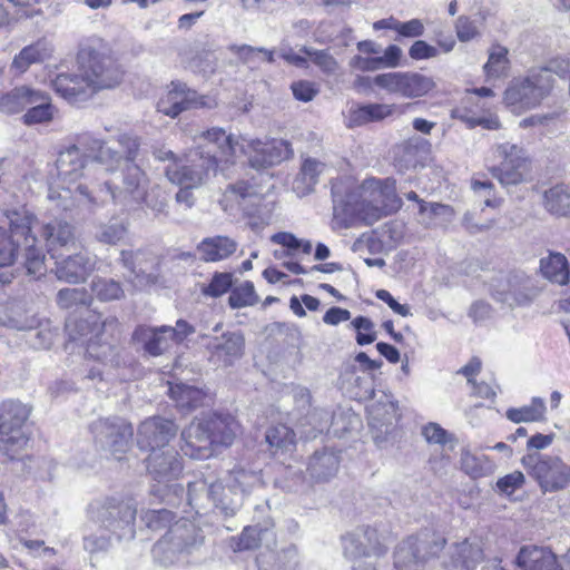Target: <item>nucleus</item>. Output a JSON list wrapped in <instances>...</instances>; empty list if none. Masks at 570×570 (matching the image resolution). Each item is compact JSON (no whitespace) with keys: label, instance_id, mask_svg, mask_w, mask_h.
<instances>
[{"label":"nucleus","instance_id":"17","mask_svg":"<svg viewBox=\"0 0 570 570\" xmlns=\"http://www.w3.org/2000/svg\"><path fill=\"white\" fill-rule=\"evenodd\" d=\"M343 552L352 570H377L374 560L386 554L376 529L364 525L342 538Z\"/></svg>","mask_w":570,"mask_h":570},{"label":"nucleus","instance_id":"28","mask_svg":"<svg viewBox=\"0 0 570 570\" xmlns=\"http://www.w3.org/2000/svg\"><path fill=\"white\" fill-rule=\"evenodd\" d=\"M55 259L57 278L70 284L86 281L97 265L96 255H91L87 252H79L75 255L69 254L67 256L62 254L61 257Z\"/></svg>","mask_w":570,"mask_h":570},{"label":"nucleus","instance_id":"34","mask_svg":"<svg viewBox=\"0 0 570 570\" xmlns=\"http://www.w3.org/2000/svg\"><path fill=\"white\" fill-rule=\"evenodd\" d=\"M515 562L522 570H562L550 549L537 546L521 548Z\"/></svg>","mask_w":570,"mask_h":570},{"label":"nucleus","instance_id":"42","mask_svg":"<svg viewBox=\"0 0 570 570\" xmlns=\"http://www.w3.org/2000/svg\"><path fill=\"white\" fill-rule=\"evenodd\" d=\"M509 50L507 47L494 43L489 49L488 61L483 66V71L488 79H499L505 77L510 69Z\"/></svg>","mask_w":570,"mask_h":570},{"label":"nucleus","instance_id":"31","mask_svg":"<svg viewBox=\"0 0 570 570\" xmlns=\"http://www.w3.org/2000/svg\"><path fill=\"white\" fill-rule=\"evenodd\" d=\"M238 249V242L227 235L203 238L196 246L199 258L206 263H218L232 257Z\"/></svg>","mask_w":570,"mask_h":570},{"label":"nucleus","instance_id":"26","mask_svg":"<svg viewBox=\"0 0 570 570\" xmlns=\"http://www.w3.org/2000/svg\"><path fill=\"white\" fill-rule=\"evenodd\" d=\"M209 414L193 421L181 432V452L194 460H204L213 455V439Z\"/></svg>","mask_w":570,"mask_h":570},{"label":"nucleus","instance_id":"25","mask_svg":"<svg viewBox=\"0 0 570 570\" xmlns=\"http://www.w3.org/2000/svg\"><path fill=\"white\" fill-rule=\"evenodd\" d=\"M177 431L178 428L171 420L160 416L146 419L138 428L137 445L149 453L173 448L170 441L175 439Z\"/></svg>","mask_w":570,"mask_h":570},{"label":"nucleus","instance_id":"7","mask_svg":"<svg viewBox=\"0 0 570 570\" xmlns=\"http://www.w3.org/2000/svg\"><path fill=\"white\" fill-rule=\"evenodd\" d=\"M91 518L100 529L83 538V549L94 554L107 552L112 539L129 541L135 538L136 507L130 501L106 498L90 505Z\"/></svg>","mask_w":570,"mask_h":570},{"label":"nucleus","instance_id":"21","mask_svg":"<svg viewBox=\"0 0 570 570\" xmlns=\"http://www.w3.org/2000/svg\"><path fill=\"white\" fill-rule=\"evenodd\" d=\"M235 150L237 147L248 156L250 167L262 169L277 165L293 156V149L287 140L242 138V142L234 141Z\"/></svg>","mask_w":570,"mask_h":570},{"label":"nucleus","instance_id":"19","mask_svg":"<svg viewBox=\"0 0 570 570\" xmlns=\"http://www.w3.org/2000/svg\"><path fill=\"white\" fill-rule=\"evenodd\" d=\"M96 446L120 461L130 448L134 429L121 417L99 419L90 426Z\"/></svg>","mask_w":570,"mask_h":570},{"label":"nucleus","instance_id":"24","mask_svg":"<svg viewBox=\"0 0 570 570\" xmlns=\"http://www.w3.org/2000/svg\"><path fill=\"white\" fill-rule=\"evenodd\" d=\"M445 544L435 556L444 570H474L484 560L483 544L479 538Z\"/></svg>","mask_w":570,"mask_h":570},{"label":"nucleus","instance_id":"8","mask_svg":"<svg viewBox=\"0 0 570 570\" xmlns=\"http://www.w3.org/2000/svg\"><path fill=\"white\" fill-rule=\"evenodd\" d=\"M9 232L0 228V268L11 265L20 248L24 250L27 274L38 278L46 272L45 254L37 246V238L31 234L36 217L26 207L6 212Z\"/></svg>","mask_w":570,"mask_h":570},{"label":"nucleus","instance_id":"50","mask_svg":"<svg viewBox=\"0 0 570 570\" xmlns=\"http://www.w3.org/2000/svg\"><path fill=\"white\" fill-rule=\"evenodd\" d=\"M265 440L272 449L288 450L294 445L295 433L288 426L279 424L266 431Z\"/></svg>","mask_w":570,"mask_h":570},{"label":"nucleus","instance_id":"44","mask_svg":"<svg viewBox=\"0 0 570 570\" xmlns=\"http://www.w3.org/2000/svg\"><path fill=\"white\" fill-rule=\"evenodd\" d=\"M547 407L544 400L539 396H534L530 404L521 407L508 409L505 416L509 421L517 424L522 422H539L544 419Z\"/></svg>","mask_w":570,"mask_h":570},{"label":"nucleus","instance_id":"5","mask_svg":"<svg viewBox=\"0 0 570 570\" xmlns=\"http://www.w3.org/2000/svg\"><path fill=\"white\" fill-rule=\"evenodd\" d=\"M95 144L97 151L94 158L86 156L76 145L60 151L56 161L58 179L62 183H76L81 178L92 181L91 175L100 167L114 174L122 165L136 164L140 146L137 137L120 135L117 138L118 149L105 141Z\"/></svg>","mask_w":570,"mask_h":570},{"label":"nucleus","instance_id":"14","mask_svg":"<svg viewBox=\"0 0 570 570\" xmlns=\"http://www.w3.org/2000/svg\"><path fill=\"white\" fill-rule=\"evenodd\" d=\"M445 539L425 530L401 541L394 551L396 570H417L430 562L444 548Z\"/></svg>","mask_w":570,"mask_h":570},{"label":"nucleus","instance_id":"45","mask_svg":"<svg viewBox=\"0 0 570 570\" xmlns=\"http://www.w3.org/2000/svg\"><path fill=\"white\" fill-rule=\"evenodd\" d=\"M129 232V224L124 220H110L97 226L95 238L102 244L117 245L121 243Z\"/></svg>","mask_w":570,"mask_h":570},{"label":"nucleus","instance_id":"62","mask_svg":"<svg viewBox=\"0 0 570 570\" xmlns=\"http://www.w3.org/2000/svg\"><path fill=\"white\" fill-rule=\"evenodd\" d=\"M424 23L417 18L411 19L409 21L399 20L395 41H401L403 38H420L424 35Z\"/></svg>","mask_w":570,"mask_h":570},{"label":"nucleus","instance_id":"23","mask_svg":"<svg viewBox=\"0 0 570 570\" xmlns=\"http://www.w3.org/2000/svg\"><path fill=\"white\" fill-rule=\"evenodd\" d=\"M145 462L147 471L154 481L159 485L164 484L165 488L173 489L176 495L183 494L184 488L180 484L174 483L169 485V483L179 478L183 471L181 460L175 448L149 453ZM160 491V487H154L151 490L155 495H159Z\"/></svg>","mask_w":570,"mask_h":570},{"label":"nucleus","instance_id":"35","mask_svg":"<svg viewBox=\"0 0 570 570\" xmlns=\"http://www.w3.org/2000/svg\"><path fill=\"white\" fill-rule=\"evenodd\" d=\"M394 106L385 104H353L346 115V127L355 128L370 122L380 121L391 116Z\"/></svg>","mask_w":570,"mask_h":570},{"label":"nucleus","instance_id":"58","mask_svg":"<svg viewBox=\"0 0 570 570\" xmlns=\"http://www.w3.org/2000/svg\"><path fill=\"white\" fill-rule=\"evenodd\" d=\"M303 51L309 59L320 67L324 72L333 73L337 68V62L334 57L327 50H317L311 47L304 46Z\"/></svg>","mask_w":570,"mask_h":570},{"label":"nucleus","instance_id":"18","mask_svg":"<svg viewBox=\"0 0 570 570\" xmlns=\"http://www.w3.org/2000/svg\"><path fill=\"white\" fill-rule=\"evenodd\" d=\"M490 289L495 301L509 307L530 305L540 292L535 279L520 271L501 273L493 278Z\"/></svg>","mask_w":570,"mask_h":570},{"label":"nucleus","instance_id":"43","mask_svg":"<svg viewBox=\"0 0 570 570\" xmlns=\"http://www.w3.org/2000/svg\"><path fill=\"white\" fill-rule=\"evenodd\" d=\"M213 445L228 446L233 443L237 432V423L229 415L209 414Z\"/></svg>","mask_w":570,"mask_h":570},{"label":"nucleus","instance_id":"48","mask_svg":"<svg viewBox=\"0 0 570 570\" xmlns=\"http://www.w3.org/2000/svg\"><path fill=\"white\" fill-rule=\"evenodd\" d=\"M258 302L254 284L245 281L240 285L230 288L228 304L232 308L253 306Z\"/></svg>","mask_w":570,"mask_h":570},{"label":"nucleus","instance_id":"49","mask_svg":"<svg viewBox=\"0 0 570 570\" xmlns=\"http://www.w3.org/2000/svg\"><path fill=\"white\" fill-rule=\"evenodd\" d=\"M91 291L100 301H115L124 296L121 284L111 278L97 277L92 279Z\"/></svg>","mask_w":570,"mask_h":570},{"label":"nucleus","instance_id":"29","mask_svg":"<svg viewBox=\"0 0 570 570\" xmlns=\"http://www.w3.org/2000/svg\"><path fill=\"white\" fill-rule=\"evenodd\" d=\"M120 263L128 271V279L137 288L155 283L156 276L151 272L154 266L153 254L147 249L121 250Z\"/></svg>","mask_w":570,"mask_h":570},{"label":"nucleus","instance_id":"16","mask_svg":"<svg viewBox=\"0 0 570 570\" xmlns=\"http://www.w3.org/2000/svg\"><path fill=\"white\" fill-rule=\"evenodd\" d=\"M355 383L360 386L364 383L367 385L363 393H355L356 397L362 399L371 396L375 399V401L367 406V420L375 443L381 444L386 440L387 435L394 431L401 417L397 402L393 400L391 394L386 393H382L380 397H376L371 382L366 379L356 376Z\"/></svg>","mask_w":570,"mask_h":570},{"label":"nucleus","instance_id":"46","mask_svg":"<svg viewBox=\"0 0 570 570\" xmlns=\"http://www.w3.org/2000/svg\"><path fill=\"white\" fill-rule=\"evenodd\" d=\"M271 240L275 244L282 245L287 250H275L274 256L278 259L289 256L294 250H302L303 254H311L312 243L306 239H299L294 234L287 232H278L272 235Z\"/></svg>","mask_w":570,"mask_h":570},{"label":"nucleus","instance_id":"63","mask_svg":"<svg viewBox=\"0 0 570 570\" xmlns=\"http://www.w3.org/2000/svg\"><path fill=\"white\" fill-rule=\"evenodd\" d=\"M30 332V342L35 348H48L53 343L55 333L48 325H39Z\"/></svg>","mask_w":570,"mask_h":570},{"label":"nucleus","instance_id":"51","mask_svg":"<svg viewBox=\"0 0 570 570\" xmlns=\"http://www.w3.org/2000/svg\"><path fill=\"white\" fill-rule=\"evenodd\" d=\"M91 303V295L85 288H62L57 294V304L61 308L88 306Z\"/></svg>","mask_w":570,"mask_h":570},{"label":"nucleus","instance_id":"36","mask_svg":"<svg viewBox=\"0 0 570 570\" xmlns=\"http://www.w3.org/2000/svg\"><path fill=\"white\" fill-rule=\"evenodd\" d=\"M340 462V456L334 451H316L308 461L307 472L313 480L326 482L336 475Z\"/></svg>","mask_w":570,"mask_h":570},{"label":"nucleus","instance_id":"12","mask_svg":"<svg viewBox=\"0 0 570 570\" xmlns=\"http://www.w3.org/2000/svg\"><path fill=\"white\" fill-rule=\"evenodd\" d=\"M553 83L549 70H531L525 77L510 82L504 91V102L515 114L535 108L549 96Z\"/></svg>","mask_w":570,"mask_h":570},{"label":"nucleus","instance_id":"59","mask_svg":"<svg viewBox=\"0 0 570 570\" xmlns=\"http://www.w3.org/2000/svg\"><path fill=\"white\" fill-rule=\"evenodd\" d=\"M174 519V513L168 509H154L146 511L141 520L146 527L151 530H160L166 528Z\"/></svg>","mask_w":570,"mask_h":570},{"label":"nucleus","instance_id":"20","mask_svg":"<svg viewBox=\"0 0 570 570\" xmlns=\"http://www.w3.org/2000/svg\"><path fill=\"white\" fill-rule=\"evenodd\" d=\"M494 157L499 164L491 168V173L502 185L513 186L525 180L530 166L523 148L510 142L499 144Z\"/></svg>","mask_w":570,"mask_h":570},{"label":"nucleus","instance_id":"22","mask_svg":"<svg viewBox=\"0 0 570 570\" xmlns=\"http://www.w3.org/2000/svg\"><path fill=\"white\" fill-rule=\"evenodd\" d=\"M373 82L379 88L404 98H421L435 87L432 77L413 71L381 73L374 77Z\"/></svg>","mask_w":570,"mask_h":570},{"label":"nucleus","instance_id":"30","mask_svg":"<svg viewBox=\"0 0 570 570\" xmlns=\"http://www.w3.org/2000/svg\"><path fill=\"white\" fill-rule=\"evenodd\" d=\"M202 336L209 338L206 347L212 356L225 365H232L243 355L245 338L240 332H223L222 335L214 337L208 334H202Z\"/></svg>","mask_w":570,"mask_h":570},{"label":"nucleus","instance_id":"15","mask_svg":"<svg viewBox=\"0 0 570 570\" xmlns=\"http://www.w3.org/2000/svg\"><path fill=\"white\" fill-rule=\"evenodd\" d=\"M521 463L543 493L558 492L570 484V465L558 455L528 453Z\"/></svg>","mask_w":570,"mask_h":570},{"label":"nucleus","instance_id":"13","mask_svg":"<svg viewBox=\"0 0 570 570\" xmlns=\"http://www.w3.org/2000/svg\"><path fill=\"white\" fill-rule=\"evenodd\" d=\"M30 407L17 400L0 403V453L16 459L28 443L23 425L30 415Z\"/></svg>","mask_w":570,"mask_h":570},{"label":"nucleus","instance_id":"11","mask_svg":"<svg viewBox=\"0 0 570 570\" xmlns=\"http://www.w3.org/2000/svg\"><path fill=\"white\" fill-rule=\"evenodd\" d=\"M117 325L116 320H106L101 324L95 322L92 326L88 321L80 320L68 321L66 330L71 341L86 344V354L89 358L99 361L105 366L118 367L120 365L118 346L102 338L105 328Z\"/></svg>","mask_w":570,"mask_h":570},{"label":"nucleus","instance_id":"57","mask_svg":"<svg viewBox=\"0 0 570 570\" xmlns=\"http://www.w3.org/2000/svg\"><path fill=\"white\" fill-rule=\"evenodd\" d=\"M455 35L461 42H469L481 37L479 23L468 16H460L454 23Z\"/></svg>","mask_w":570,"mask_h":570},{"label":"nucleus","instance_id":"27","mask_svg":"<svg viewBox=\"0 0 570 570\" xmlns=\"http://www.w3.org/2000/svg\"><path fill=\"white\" fill-rule=\"evenodd\" d=\"M199 106H204V101L195 90L189 89L181 81H171L167 94L159 99L157 109L159 112L175 118L183 111Z\"/></svg>","mask_w":570,"mask_h":570},{"label":"nucleus","instance_id":"37","mask_svg":"<svg viewBox=\"0 0 570 570\" xmlns=\"http://www.w3.org/2000/svg\"><path fill=\"white\" fill-rule=\"evenodd\" d=\"M167 326L157 328L138 326L134 332V338L144 344V350L151 356L161 355L174 344L166 331Z\"/></svg>","mask_w":570,"mask_h":570},{"label":"nucleus","instance_id":"41","mask_svg":"<svg viewBox=\"0 0 570 570\" xmlns=\"http://www.w3.org/2000/svg\"><path fill=\"white\" fill-rule=\"evenodd\" d=\"M544 208L557 216L570 215V186L557 184L544 191Z\"/></svg>","mask_w":570,"mask_h":570},{"label":"nucleus","instance_id":"6","mask_svg":"<svg viewBox=\"0 0 570 570\" xmlns=\"http://www.w3.org/2000/svg\"><path fill=\"white\" fill-rule=\"evenodd\" d=\"M261 484L259 471L237 465L228 474L227 488L219 482L208 483L204 479L188 482V505L199 514L212 503L225 515H234L243 505L244 498Z\"/></svg>","mask_w":570,"mask_h":570},{"label":"nucleus","instance_id":"4","mask_svg":"<svg viewBox=\"0 0 570 570\" xmlns=\"http://www.w3.org/2000/svg\"><path fill=\"white\" fill-rule=\"evenodd\" d=\"M235 145L232 135L213 128L197 137V146L165 168L167 179L180 187L197 188L215 173L220 164L233 163Z\"/></svg>","mask_w":570,"mask_h":570},{"label":"nucleus","instance_id":"32","mask_svg":"<svg viewBox=\"0 0 570 570\" xmlns=\"http://www.w3.org/2000/svg\"><path fill=\"white\" fill-rule=\"evenodd\" d=\"M168 392L180 411L189 412L213 403V396L208 391L185 383L170 384Z\"/></svg>","mask_w":570,"mask_h":570},{"label":"nucleus","instance_id":"9","mask_svg":"<svg viewBox=\"0 0 570 570\" xmlns=\"http://www.w3.org/2000/svg\"><path fill=\"white\" fill-rule=\"evenodd\" d=\"M203 542L202 530L193 521L180 519L171 524L168 532L154 546L153 556L165 567L188 563L189 557Z\"/></svg>","mask_w":570,"mask_h":570},{"label":"nucleus","instance_id":"1","mask_svg":"<svg viewBox=\"0 0 570 570\" xmlns=\"http://www.w3.org/2000/svg\"><path fill=\"white\" fill-rule=\"evenodd\" d=\"M120 176L104 180L95 188L92 181L86 183H62L58 179L56 190L50 189L49 198L57 200V206L62 210H71L75 206H88L89 209L96 210L112 203L116 206L129 208L134 205L141 204L147 195L149 179L146 173L137 165H122Z\"/></svg>","mask_w":570,"mask_h":570},{"label":"nucleus","instance_id":"53","mask_svg":"<svg viewBox=\"0 0 570 570\" xmlns=\"http://www.w3.org/2000/svg\"><path fill=\"white\" fill-rule=\"evenodd\" d=\"M488 463V459L483 454L476 455L469 450H463L461 453V466L463 471L474 479L485 473Z\"/></svg>","mask_w":570,"mask_h":570},{"label":"nucleus","instance_id":"56","mask_svg":"<svg viewBox=\"0 0 570 570\" xmlns=\"http://www.w3.org/2000/svg\"><path fill=\"white\" fill-rule=\"evenodd\" d=\"M267 533V529H263L259 525L245 527L240 535L237 538L236 549L252 550L259 547L263 537Z\"/></svg>","mask_w":570,"mask_h":570},{"label":"nucleus","instance_id":"10","mask_svg":"<svg viewBox=\"0 0 570 570\" xmlns=\"http://www.w3.org/2000/svg\"><path fill=\"white\" fill-rule=\"evenodd\" d=\"M219 204L224 212L242 210L253 230L267 226L274 212V203L267 202L257 193L254 185L245 180L228 184Z\"/></svg>","mask_w":570,"mask_h":570},{"label":"nucleus","instance_id":"52","mask_svg":"<svg viewBox=\"0 0 570 570\" xmlns=\"http://www.w3.org/2000/svg\"><path fill=\"white\" fill-rule=\"evenodd\" d=\"M233 286V275L228 272L214 273L210 282L202 288V293L209 297H220L222 295L230 292Z\"/></svg>","mask_w":570,"mask_h":570},{"label":"nucleus","instance_id":"54","mask_svg":"<svg viewBox=\"0 0 570 570\" xmlns=\"http://www.w3.org/2000/svg\"><path fill=\"white\" fill-rule=\"evenodd\" d=\"M335 413H331L325 409H313L306 412L304 424L311 425L312 430H314L317 433H323L335 423Z\"/></svg>","mask_w":570,"mask_h":570},{"label":"nucleus","instance_id":"2","mask_svg":"<svg viewBox=\"0 0 570 570\" xmlns=\"http://www.w3.org/2000/svg\"><path fill=\"white\" fill-rule=\"evenodd\" d=\"M77 63L80 75L59 73L52 80L53 90L70 104L87 101L97 91L115 88L124 77L109 45L100 38L80 43Z\"/></svg>","mask_w":570,"mask_h":570},{"label":"nucleus","instance_id":"60","mask_svg":"<svg viewBox=\"0 0 570 570\" xmlns=\"http://www.w3.org/2000/svg\"><path fill=\"white\" fill-rule=\"evenodd\" d=\"M39 325V320L35 314L28 315L19 304V312L12 314L11 320H6L4 326L18 331H32Z\"/></svg>","mask_w":570,"mask_h":570},{"label":"nucleus","instance_id":"47","mask_svg":"<svg viewBox=\"0 0 570 570\" xmlns=\"http://www.w3.org/2000/svg\"><path fill=\"white\" fill-rule=\"evenodd\" d=\"M325 164L312 158L306 157L301 166V171L297 178V184H304L303 194H308L313 190L314 186L318 183L320 175L324 171Z\"/></svg>","mask_w":570,"mask_h":570},{"label":"nucleus","instance_id":"40","mask_svg":"<svg viewBox=\"0 0 570 570\" xmlns=\"http://www.w3.org/2000/svg\"><path fill=\"white\" fill-rule=\"evenodd\" d=\"M36 89L28 86L14 87L0 96V112L14 115L24 110L29 105Z\"/></svg>","mask_w":570,"mask_h":570},{"label":"nucleus","instance_id":"38","mask_svg":"<svg viewBox=\"0 0 570 570\" xmlns=\"http://www.w3.org/2000/svg\"><path fill=\"white\" fill-rule=\"evenodd\" d=\"M540 271L544 278L558 285L570 282V265L567 257L557 252H550L540 259Z\"/></svg>","mask_w":570,"mask_h":570},{"label":"nucleus","instance_id":"61","mask_svg":"<svg viewBox=\"0 0 570 570\" xmlns=\"http://www.w3.org/2000/svg\"><path fill=\"white\" fill-rule=\"evenodd\" d=\"M41 60V51L37 46L24 47L13 59L12 67L23 72L28 67Z\"/></svg>","mask_w":570,"mask_h":570},{"label":"nucleus","instance_id":"3","mask_svg":"<svg viewBox=\"0 0 570 570\" xmlns=\"http://www.w3.org/2000/svg\"><path fill=\"white\" fill-rule=\"evenodd\" d=\"M332 198L336 217L361 216L367 224L396 212L402 205L395 191V183L389 178H370L361 185L352 180L335 181L332 185Z\"/></svg>","mask_w":570,"mask_h":570},{"label":"nucleus","instance_id":"33","mask_svg":"<svg viewBox=\"0 0 570 570\" xmlns=\"http://www.w3.org/2000/svg\"><path fill=\"white\" fill-rule=\"evenodd\" d=\"M72 226L66 222L53 220L42 227V236L46 239L48 252L52 258H59L62 253H57L58 248L69 252L76 248Z\"/></svg>","mask_w":570,"mask_h":570},{"label":"nucleus","instance_id":"39","mask_svg":"<svg viewBox=\"0 0 570 570\" xmlns=\"http://www.w3.org/2000/svg\"><path fill=\"white\" fill-rule=\"evenodd\" d=\"M28 110L22 116L24 125H38L48 122L53 118L55 107L50 97L45 91L36 89Z\"/></svg>","mask_w":570,"mask_h":570},{"label":"nucleus","instance_id":"55","mask_svg":"<svg viewBox=\"0 0 570 570\" xmlns=\"http://www.w3.org/2000/svg\"><path fill=\"white\" fill-rule=\"evenodd\" d=\"M350 326L355 330V341L360 346L372 344L377 337L374 323L366 316H356Z\"/></svg>","mask_w":570,"mask_h":570},{"label":"nucleus","instance_id":"64","mask_svg":"<svg viewBox=\"0 0 570 570\" xmlns=\"http://www.w3.org/2000/svg\"><path fill=\"white\" fill-rule=\"evenodd\" d=\"M525 479L522 472L514 471L500 478L497 481V488L504 494H512L517 489L521 488Z\"/></svg>","mask_w":570,"mask_h":570}]
</instances>
